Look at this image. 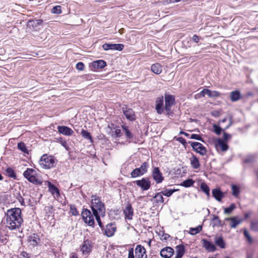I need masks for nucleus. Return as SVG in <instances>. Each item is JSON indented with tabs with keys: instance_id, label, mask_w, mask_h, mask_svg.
<instances>
[{
	"instance_id": "f257e3e1",
	"label": "nucleus",
	"mask_w": 258,
	"mask_h": 258,
	"mask_svg": "<svg viewBox=\"0 0 258 258\" xmlns=\"http://www.w3.org/2000/svg\"><path fill=\"white\" fill-rule=\"evenodd\" d=\"M20 208H13L8 210L6 216V226L11 230L19 228L23 222Z\"/></svg>"
},
{
	"instance_id": "f03ea898",
	"label": "nucleus",
	"mask_w": 258,
	"mask_h": 258,
	"mask_svg": "<svg viewBox=\"0 0 258 258\" xmlns=\"http://www.w3.org/2000/svg\"><path fill=\"white\" fill-rule=\"evenodd\" d=\"M39 164L42 168L50 169L55 166L56 160L52 156L44 154L39 160Z\"/></svg>"
},
{
	"instance_id": "7ed1b4c3",
	"label": "nucleus",
	"mask_w": 258,
	"mask_h": 258,
	"mask_svg": "<svg viewBox=\"0 0 258 258\" xmlns=\"http://www.w3.org/2000/svg\"><path fill=\"white\" fill-rule=\"evenodd\" d=\"M91 209L93 214L100 213L104 215L105 212L104 205L101 202L100 198L96 196H92Z\"/></svg>"
},
{
	"instance_id": "20e7f679",
	"label": "nucleus",
	"mask_w": 258,
	"mask_h": 258,
	"mask_svg": "<svg viewBox=\"0 0 258 258\" xmlns=\"http://www.w3.org/2000/svg\"><path fill=\"white\" fill-rule=\"evenodd\" d=\"M24 176L30 182L41 184L42 181L38 178L36 171L32 168H27L23 173Z\"/></svg>"
},
{
	"instance_id": "39448f33",
	"label": "nucleus",
	"mask_w": 258,
	"mask_h": 258,
	"mask_svg": "<svg viewBox=\"0 0 258 258\" xmlns=\"http://www.w3.org/2000/svg\"><path fill=\"white\" fill-rule=\"evenodd\" d=\"M82 216L84 221L87 223L90 226H94V215L92 214L91 211L88 209H84L82 212Z\"/></svg>"
},
{
	"instance_id": "423d86ee",
	"label": "nucleus",
	"mask_w": 258,
	"mask_h": 258,
	"mask_svg": "<svg viewBox=\"0 0 258 258\" xmlns=\"http://www.w3.org/2000/svg\"><path fill=\"white\" fill-rule=\"evenodd\" d=\"M175 102L174 97L171 95H165V110L166 114L170 115L172 114L171 111V107L174 105Z\"/></svg>"
},
{
	"instance_id": "0eeeda50",
	"label": "nucleus",
	"mask_w": 258,
	"mask_h": 258,
	"mask_svg": "<svg viewBox=\"0 0 258 258\" xmlns=\"http://www.w3.org/2000/svg\"><path fill=\"white\" fill-rule=\"evenodd\" d=\"M148 167V164L147 162H144L140 168H137L133 170L131 173V177L136 178L139 176L143 175L147 171Z\"/></svg>"
},
{
	"instance_id": "6e6552de",
	"label": "nucleus",
	"mask_w": 258,
	"mask_h": 258,
	"mask_svg": "<svg viewBox=\"0 0 258 258\" xmlns=\"http://www.w3.org/2000/svg\"><path fill=\"white\" fill-rule=\"evenodd\" d=\"M243 220V218H240L238 216H233L225 219V221L228 222L229 226L231 228H236Z\"/></svg>"
},
{
	"instance_id": "1a4fd4ad",
	"label": "nucleus",
	"mask_w": 258,
	"mask_h": 258,
	"mask_svg": "<svg viewBox=\"0 0 258 258\" xmlns=\"http://www.w3.org/2000/svg\"><path fill=\"white\" fill-rule=\"evenodd\" d=\"M143 190L149 189L151 186V182L148 178H143L141 180H138L134 182Z\"/></svg>"
},
{
	"instance_id": "9d476101",
	"label": "nucleus",
	"mask_w": 258,
	"mask_h": 258,
	"mask_svg": "<svg viewBox=\"0 0 258 258\" xmlns=\"http://www.w3.org/2000/svg\"><path fill=\"white\" fill-rule=\"evenodd\" d=\"M135 251L136 258H148L146 250L143 246L140 244L137 245Z\"/></svg>"
},
{
	"instance_id": "9b49d317",
	"label": "nucleus",
	"mask_w": 258,
	"mask_h": 258,
	"mask_svg": "<svg viewBox=\"0 0 258 258\" xmlns=\"http://www.w3.org/2000/svg\"><path fill=\"white\" fill-rule=\"evenodd\" d=\"M190 145L193 149L200 155L203 156L206 154L207 150L206 148L200 143L192 142Z\"/></svg>"
},
{
	"instance_id": "f8f14e48",
	"label": "nucleus",
	"mask_w": 258,
	"mask_h": 258,
	"mask_svg": "<svg viewBox=\"0 0 258 258\" xmlns=\"http://www.w3.org/2000/svg\"><path fill=\"white\" fill-rule=\"evenodd\" d=\"M214 143L215 147L218 151L225 152L228 149V145L221 139H216Z\"/></svg>"
},
{
	"instance_id": "ddd939ff",
	"label": "nucleus",
	"mask_w": 258,
	"mask_h": 258,
	"mask_svg": "<svg viewBox=\"0 0 258 258\" xmlns=\"http://www.w3.org/2000/svg\"><path fill=\"white\" fill-rule=\"evenodd\" d=\"M152 177L157 183H161L164 180L162 173L158 167H154L152 171Z\"/></svg>"
},
{
	"instance_id": "4468645a",
	"label": "nucleus",
	"mask_w": 258,
	"mask_h": 258,
	"mask_svg": "<svg viewBox=\"0 0 258 258\" xmlns=\"http://www.w3.org/2000/svg\"><path fill=\"white\" fill-rule=\"evenodd\" d=\"M104 50H116L121 51L123 49L124 45L122 44L105 43L102 45Z\"/></svg>"
},
{
	"instance_id": "2eb2a0df",
	"label": "nucleus",
	"mask_w": 258,
	"mask_h": 258,
	"mask_svg": "<svg viewBox=\"0 0 258 258\" xmlns=\"http://www.w3.org/2000/svg\"><path fill=\"white\" fill-rule=\"evenodd\" d=\"M174 252V249L170 247H165L160 251V255L164 258L171 257Z\"/></svg>"
},
{
	"instance_id": "dca6fc26",
	"label": "nucleus",
	"mask_w": 258,
	"mask_h": 258,
	"mask_svg": "<svg viewBox=\"0 0 258 258\" xmlns=\"http://www.w3.org/2000/svg\"><path fill=\"white\" fill-rule=\"evenodd\" d=\"M116 231V226L113 223H109L106 226L104 234L108 237L113 236Z\"/></svg>"
},
{
	"instance_id": "f3484780",
	"label": "nucleus",
	"mask_w": 258,
	"mask_h": 258,
	"mask_svg": "<svg viewBox=\"0 0 258 258\" xmlns=\"http://www.w3.org/2000/svg\"><path fill=\"white\" fill-rule=\"evenodd\" d=\"M163 97L157 98L156 100V110L159 114H161L164 112L163 107Z\"/></svg>"
},
{
	"instance_id": "a211bd4d",
	"label": "nucleus",
	"mask_w": 258,
	"mask_h": 258,
	"mask_svg": "<svg viewBox=\"0 0 258 258\" xmlns=\"http://www.w3.org/2000/svg\"><path fill=\"white\" fill-rule=\"evenodd\" d=\"M122 111L126 118L130 120H134L136 119L135 112L132 109L123 107Z\"/></svg>"
},
{
	"instance_id": "6ab92c4d",
	"label": "nucleus",
	"mask_w": 258,
	"mask_h": 258,
	"mask_svg": "<svg viewBox=\"0 0 258 258\" xmlns=\"http://www.w3.org/2000/svg\"><path fill=\"white\" fill-rule=\"evenodd\" d=\"M57 130L59 133L68 136H71L74 133L71 128L66 126H58Z\"/></svg>"
},
{
	"instance_id": "aec40b11",
	"label": "nucleus",
	"mask_w": 258,
	"mask_h": 258,
	"mask_svg": "<svg viewBox=\"0 0 258 258\" xmlns=\"http://www.w3.org/2000/svg\"><path fill=\"white\" fill-rule=\"evenodd\" d=\"M91 242L87 240L84 241L81 248V251L84 254H88L91 251Z\"/></svg>"
},
{
	"instance_id": "412c9836",
	"label": "nucleus",
	"mask_w": 258,
	"mask_h": 258,
	"mask_svg": "<svg viewBox=\"0 0 258 258\" xmlns=\"http://www.w3.org/2000/svg\"><path fill=\"white\" fill-rule=\"evenodd\" d=\"M202 241L203 246L207 250L210 252H213L216 250V246L213 243L206 239H203Z\"/></svg>"
},
{
	"instance_id": "4be33fe9",
	"label": "nucleus",
	"mask_w": 258,
	"mask_h": 258,
	"mask_svg": "<svg viewBox=\"0 0 258 258\" xmlns=\"http://www.w3.org/2000/svg\"><path fill=\"white\" fill-rule=\"evenodd\" d=\"M126 219L132 220L133 216V209L130 204H128L123 210Z\"/></svg>"
},
{
	"instance_id": "5701e85b",
	"label": "nucleus",
	"mask_w": 258,
	"mask_h": 258,
	"mask_svg": "<svg viewBox=\"0 0 258 258\" xmlns=\"http://www.w3.org/2000/svg\"><path fill=\"white\" fill-rule=\"evenodd\" d=\"M184 247L183 245H177L175 247V258H181L184 253Z\"/></svg>"
},
{
	"instance_id": "b1692460",
	"label": "nucleus",
	"mask_w": 258,
	"mask_h": 258,
	"mask_svg": "<svg viewBox=\"0 0 258 258\" xmlns=\"http://www.w3.org/2000/svg\"><path fill=\"white\" fill-rule=\"evenodd\" d=\"M212 195L215 199L218 202H220L222 198L223 197V192L219 189L217 188L213 189Z\"/></svg>"
},
{
	"instance_id": "393cba45",
	"label": "nucleus",
	"mask_w": 258,
	"mask_h": 258,
	"mask_svg": "<svg viewBox=\"0 0 258 258\" xmlns=\"http://www.w3.org/2000/svg\"><path fill=\"white\" fill-rule=\"evenodd\" d=\"M151 71L156 74H160L162 71V66L158 63L153 64L151 67Z\"/></svg>"
},
{
	"instance_id": "a878e982",
	"label": "nucleus",
	"mask_w": 258,
	"mask_h": 258,
	"mask_svg": "<svg viewBox=\"0 0 258 258\" xmlns=\"http://www.w3.org/2000/svg\"><path fill=\"white\" fill-rule=\"evenodd\" d=\"M106 66V63L103 60H98L92 63V67L94 69H102Z\"/></svg>"
},
{
	"instance_id": "bb28decb",
	"label": "nucleus",
	"mask_w": 258,
	"mask_h": 258,
	"mask_svg": "<svg viewBox=\"0 0 258 258\" xmlns=\"http://www.w3.org/2000/svg\"><path fill=\"white\" fill-rule=\"evenodd\" d=\"M215 242L216 245L221 248L224 249L225 248V243L222 236H216L215 238Z\"/></svg>"
},
{
	"instance_id": "cd10ccee",
	"label": "nucleus",
	"mask_w": 258,
	"mask_h": 258,
	"mask_svg": "<svg viewBox=\"0 0 258 258\" xmlns=\"http://www.w3.org/2000/svg\"><path fill=\"white\" fill-rule=\"evenodd\" d=\"M40 241V239L39 238L38 235L35 234H33L32 235L29 237V242L31 245L33 246H35L38 244V243Z\"/></svg>"
},
{
	"instance_id": "c85d7f7f",
	"label": "nucleus",
	"mask_w": 258,
	"mask_h": 258,
	"mask_svg": "<svg viewBox=\"0 0 258 258\" xmlns=\"http://www.w3.org/2000/svg\"><path fill=\"white\" fill-rule=\"evenodd\" d=\"M190 161L193 168L198 169L200 167V164L199 159L195 156L193 155L192 157L190 158Z\"/></svg>"
},
{
	"instance_id": "c756f323",
	"label": "nucleus",
	"mask_w": 258,
	"mask_h": 258,
	"mask_svg": "<svg viewBox=\"0 0 258 258\" xmlns=\"http://www.w3.org/2000/svg\"><path fill=\"white\" fill-rule=\"evenodd\" d=\"M49 190L50 192L55 197H58L59 195V192L58 189L53 184L49 183Z\"/></svg>"
},
{
	"instance_id": "7c9ffc66",
	"label": "nucleus",
	"mask_w": 258,
	"mask_h": 258,
	"mask_svg": "<svg viewBox=\"0 0 258 258\" xmlns=\"http://www.w3.org/2000/svg\"><path fill=\"white\" fill-rule=\"evenodd\" d=\"M42 23V20H33L29 21L28 23V25L29 27H32L33 28L37 27L38 26L41 25Z\"/></svg>"
},
{
	"instance_id": "2f4dec72",
	"label": "nucleus",
	"mask_w": 258,
	"mask_h": 258,
	"mask_svg": "<svg viewBox=\"0 0 258 258\" xmlns=\"http://www.w3.org/2000/svg\"><path fill=\"white\" fill-rule=\"evenodd\" d=\"M210 90L208 89H204L200 93L197 94L195 95L196 99H199L201 97H204L206 95H207L209 96Z\"/></svg>"
},
{
	"instance_id": "473e14b6",
	"label": "nucleus",
	"mask_w": 258,
	"mask_h": 258,
	"mask_svg": "<svg viewBox=\"0 0 258 258\" xmlns=\"http://www.w3.org/2000/svg\"><path fill=\"white\" fill-rule=\"evenodd\" d=\"M240 97V94L239 91H235L231 93L230 98L232 101H237Z\"/></svg>"
},
{
	"instance_id": "72a5a7b5",
	"label": "nucleus",
	"mask_w": 258,
	"mask_h": 258,
	"mask_svg": "<svg viewBox=\"0 0 258 258\" xmlns=\"http://www.w3.org/2000/svg\"><path fill=\"white\" fill-rule=\"evenodd\" d=\"M154 201L157 203H162L164 202L163 194L162 192L157 193L153 198Z\"/></svg>"
},
{
	"instance_id": "f704fd0d",
	"label": "nucleus",
	"mask_w": 258,
	"mask_h": 258,
	"mask_svg": "<svg viewBox=\"0 0 258 258\" xmlns=\"http://www.w3.org/2000/svg\"><path fill=\"white\" fill-rule=\"evenodd\" d=\"M122 130L124 132L126 138L128 139H132L133 138V134L128 130L127 127L125 125L122 126Z\"/></svg>"
},
{
	"instance_id": "c9c22d12",
	"label": "nucleus",
	"mask_w": 258,
	"mask_h": 258,
	"mask_svg": "<svg viewBox=\"0 0 258 258\" xmlns=\"http://www.w3.org/2000/svg\"><path fill=\"white\" fill-rule=\"evenodd\" d=\"M235 208V205L234 204H231L229 207L224 208V213L225 214L229 215Z\"/></svg>"
},
{
	"instance_id": "e433bc0d",
	"label": "nucleus",
	"mask_w": 258,
	"mask_h": 258,
	"mask_svg": "<svg viewBox=\"0 0 258 258\" xmlns=\"http://www.w3.org/2000/svg\"><path fill=\"white\" fill-rule=\"evenodd\" d=\"M202 229V226L199 225L196 228H191L189 230V233L191 235H195L199 233Z\"/></svg>"
},
{
	"instance_id": "4c0bfd02",
	"label": "nucleus",
	"mask_w": 258,
	"mask_h": 258,
	"mask_svg": "<svg viewBox=\"0 0 258 258\" xmlns=\"http://www.w3.org/2000/svg\"><path fill=\"white\" fill-rule=\"evenodd\" d=\"M6 172L7 175L10 177L14 178H15L16 177V175L15 173L14 170L10 167L7 168V169L6 170Z\"/></svg>"
},
{
	"instance_id": "58836bf2",
	"label": "nucleus",
	"mask_w": 258,
	"mask_h": 258,
	"mask_svg": "<svg viewBox=\"0 0 258 258\" xmlns=\"http://www.w3.org/2000/svg\"><path fill=\"white\" fill-rule=\"evenodd\" d=\"M201 188L208 196L210 195V189L209 186L205 183H202Z\"/></svg>"
},
{
	"instance_id": "ea45409f",
	"label": "nucleus",
	"mask_w": 258,
	"mask_h": 258,
	"mask_svg": "<svg viewBox=\"0 0 258 258\" xmlns=\"http://www.w3.org/2000/svg\"><path fill=\"white\" fill-rule=\"evenodd\" d=\"M176 189H166L162 191V194L163 195L166 197H170L173 192L176 191Z\"/></svg>"
},
{
	"instance_id": "a19ab883",
	"label": "nucleus",
	"mask_w": 258,
	"mask_h": 258,
	"mask_svg": "<svg viewBox=\"0 0 258 258\" xmlns=\"http://www.w3.org/2000/svg\"><path fill=\"white\" fill-rule=\"evenodd\" d=\"M7 240V235L5 233L4 231L2 228H0V243H4Z\"/></svg>"
},
{
	"instance_id": "79ce46f5",
	"label": "nucleus",
	"mask_w": 258,
	"mask_h": 258,
	"mask_svg": "<svg viewBox=\"0 0 258 258\" xmlns=\"http://www.w3.org/2000/svg\"><path fill=\"white\" fill-rule=\"evenodd\" d=\"M250 228L253 231H258V220H255L251 221L250 224Z\"/></svg>"
},
{
	"instance_id": "37998d69",
	"label": "nucleus",
	"mask_w": 258,
	"mask_h": 258,
	"mask_svg": "<svg viewBox=\"0 0 258 258\" xmlns=\"http://www.w3.org/2000/svg\"><path fill=\"white\" fill-rule=\"evenodd\" d=\"M18 148L24 153H28V151L26 148L25 144L21 142L18 143Z\"/></svg>"
},
{
	"instance_id": "c03bdc74",
	"label": "nucleus",
	"mask_w": 258,
	"mask_h": 258,
	"mask_svg": "<svg viewBox=\"0 0 258 258\" xmlns=\"http://www.w3.org/2000/svg\"><path fill=\"white\" fill-rule=\"evenodd\" d=\"M194 181H193L191 179H188L184 180L181 185L184 187H189L193 185L194 183Z\"/></svg>"
},
{
	"instance_id": "a18cd8bd",
	"label": "nucleus",
	"mask_w": 258,
	"mask_h": 258,
	"mask_svg": "<svg viewBox=\"0 0 258 258\" xmlns=\"http://www.w3.org/2000/svg\"><path fill=\"white\" fill-rule=\"evenodd\" d=\"M232 194L235 197H237L239 194V188L235 185H232Z\"/></svg>"
},
{
	"instance_id": "49530a36",
	"label": "nucleus",
	"mask_w": 258,
	"mask_h": 258,
	"mask_svg": "<svg viewBox=\"0 0 258 258\" xmlns=\"http://www.w3.org/2000/svg\"><path fill=\"white\" fill-rule=\"evenodd\" d=\"M213 219H212V221H214V226H220L222 225V224H221V220L219 219L218 216H216V215H213Z\"/></svg>"
},
{
	"instance_id": "de8ad7c7",
	"label": "nucleus",
	"mask_w": 258,
	"mask_h": 258,
	"mask_svg": "<svg viewBox=\"0 0 258 258\" xmlns=\"http://www.w3.org/2000/svg\"><path fill=\"white\" fill-rule=\"evenodd\" d=\"M81 134L84 138L91 140V135L88 131L85 130H82Z\"/></svg>"
},
{
	"instance_id": "09e8293b",
	"label": "nucleus",
	"mask_w": 258,
	"mask_h": 258,
	"mask_svg": "<svg viewBox=\"0 0 258 258\" xmlns=\"http://www.w3.org/2000/svg\"><path fill=\"white\" fill-rule=\"evenodd\" d=\"M51 12L54 14H60L61 13V7L60 6L54 7L51 10Z\"/></svg>"
},
{
	"instance_id": "8fccbe9b",
	"label": "nucleus",
	"mask_w": 258,
	"mask_h": 258,
	"mask_svg": "<svg viewBox=\"0 0 258 258\" xmlns=\"http://www.w3.org/2000/svg\"><path fill=\"white\" fill-rule=\"evenodd\" d=\"M220 96V93L217 91H211L210 90L209 97H218Z\"/></svg>"
},
{
	"instance_id": "3c124183",
	"label": "nucleus",
	"mask_w": 258,
	"mask_h": 258,
	"mask_svg": "<svg viewBox=\"0 0 258 258\" xmlns=\"http://www.w3.org/2000/svg\"><path fill=\"white\" fill-rule=\"evenodd\" d=\"M70 213L74 216H77L79 214L78 212L74 205L70 206Z\"/></svg>"
},
{
	"instance_id": "603ef678",
	"label": "nucleus",
	"mask_w": 258,
	"mask_h": 258,
	"mask_svg": "<svg viewBox=\"0 0 258 258\" xmlns=\"http://www.w3.org/2000/svg\"><path fill=\"white\" fill-rule=\"evenodd\" d=\"M114 137H119L121 136V130L118 127L115 128L112 135Z\"/></svg>"
},
{
	"instance_id": "864d4df0",
	"label": "nucleus",
	"mask_w": 258,
	"mask_h": 258,
	"mask_svg": "<svg viewBox=\"0 0 258 258\" xmlns=\"http://www.w3.org/2000/svg\"><path fill=\"white\" fill-rule=\"evenodd\" d=\"M244 235L245 237L247 238V241L250 243H251L253 241L252 238L250 237V235L248 232L245 229L244 230Z\"/></svg>"
},
{
	"instance_id": "5fc2aeb1",
	"label": "nucleus",
	"mask_w": 258,
	"mask_h": 258,
	"mask_svg": "<svg viewBox=\"0 0 258 258\" xmlns=\"http://www.w3.org/2000/svg\"><path fill=\"white\" fill-rule=\"evenodd\" d=\"M99 214L100 213H95V214H93L94 216L95 217V218L99 225V226L101 227V228H102L103 227V225H102V223L101 221V219H100V216H99Z\"/></svg>"
},
{
	"instance_id": "6e6d98bb",
	"label": "nucleus",
	"mask_w": 258,
	"mask_h": 258,
	"mask_svg": "<svg viewBox=\"0 0 258 258\" xmlns=\"http://www.w3.org/2000/svg\"><path fill=\"white\" fill-rule=\"evenodd\" d=\"M99 214L100 213H95V214H93L94 216L95 217V218L99 225V226L101 227V228H102L103 227V225H102V223L101 221V219H100V216H99Z\"/></svg>"
},
{
	"instance_id": "4d7b16f0",
	"label": "nucleus",
	"mask_w": 258,
	"mask_h": 258,
	"mask_svg": "<svg viewBox=\"0 0 258 258\" xmlns=\"http://www.w3.org/2000/svg\"><path fill=\"white\" fill-rule=\"evenodd\" d=\"M254 160V157L253 155H250L244 159V162L245 163H249L253 162Z\"/></svg>"
},
{
	"instance_id": "13d9d810",
	"label": "nucleus",
	"mask_w": 258,
	"mask_h": 258,
	"mask_svg": "<svg viewBox=\"0 0 258 258\" xmlns=\"http://www.w3.org/2000/svg\"><path fill=\"white\" fill-rule=\"evenodd\" d=\"M213 128H214V132L216 134H217V135H220L221 134L222 129L220 127H219V126H218L216 124H214L213 125Z\"/></svg>"
},
{
	"instance_id": "bf43d9fd",
	"label": "nucleus",
	"mask_w": 258,
	"mask_h": 258,
	"mask_svg": "<svg viewBox=\"0 0 258 258\" xmlns=\"http://www.w3.org/2000/svg\"><path fill=\"white\" fill-rule=\"evenodd\" d=\"M76 68L79 71H82L84 68V64L82 62H79L76 64Z\"/></svg>"
},
{
	"instance_id": "052dcab7",
	"label": "nucleus",
	"mask_w": 258,
	"mask_h": 258,
	"mask_svg": "<svg viewBox=\"0 0 258 258\" xmlns=\"http://www.w3.org/2000/svg\"><path fill=\"white\" fill-rule=\"evenodd\" d=\"M190 139H195V140H199V141H203V139L202 138H201V137L199 135H197V134H192L190 137Z\"/></svg>"
},
{
	"instance_id": "680f3d73",
	"label": "nucleus",
	"mask_w": 258,
	"mask_h": 258,
	"mask_svg": "<svg viewBox=\"0 0 258 258\" xmlns=\"http://www.w3.org/2000/svg\"><path fill=\"white\" fill-rule=\"evenodd\" d=\"M231 137V136L230 135V134H227L226 133H224V135H223V138H224V140L226 142L228 140H229Z\"/></svg>"
},
{
	"instance_id": "e2e57ef3",
	"label": "nucleus",
	"mask_w": 258,
	"mask_h": 258,
	"mask_svg": "<svg viewBox=\"0 0 258 258\" xmlns=\"http://www.w3.org/2000/svg\"><path fill=\"white\" fill-rule=\"evenodd\" d=\"M128 258H135L134 255V249L133 248L130 249L128 251Z\"/></svg>"
},
{
	"instance_id": "0e129e2a",
	"label": "nucleus",
	"mask_w": 258,
	"mask_h": 258,
	"mask_svg": "<svg viewBox=\"0 0 258 258\" xmlns=\"http://www.w3.org/2000/svg\"><path fill=\"white\" fill-rule=\"evenodd\" d=\"M192 39L194 42L198 43L200 40V38L197 35H194L192 38Z\"/></svg>"
},
{
	"instance_id": "69168bd1",
	"label": "nucleus",
	"mask_w": 258,
	"mask_h": 258,
	"mask_svg": "<svg viewBox=\"0 0 258 258\" xmlns=\"http://www.w3.org/2000/svg\"><path fill=\"white\" fill-rule=\"evenodd\" d=\"M61 145L64 147L67 150H68V147L67 146V142L65 141H62L60 142Z\"/></svg>"
},
{
	"instance_id": "338daca9",
	"label": "nucleus",
	"mask_w": 258,
	"mask_h": 258,
	"mask_svg": "<svg viewBox=\"0 0 258 258\" xmlns=\"http://www.w3.org/2000/svg\"><path fill=\"white\" fill-rule=\"evenodd\" d=\"M178 140L182 144H184L186 143L185 140L182 138H179Z\"/></svg>"
},
{
	"instance_id": "774afa93",
	"label": "nucleus",
	"mask_w": 258,
	"mask_h": 258,
	"mask_svg": "<svg viewBox=\"0 0 258 258\" xmlns=\"http://www.w3.org/2000/svg\"><path fill=\"white\" fill-rule=\"evenodd\" d=\"M165 3H166V4H170V3H174V1L173 0H166Z\"/></svg>"
}]
</instances>
